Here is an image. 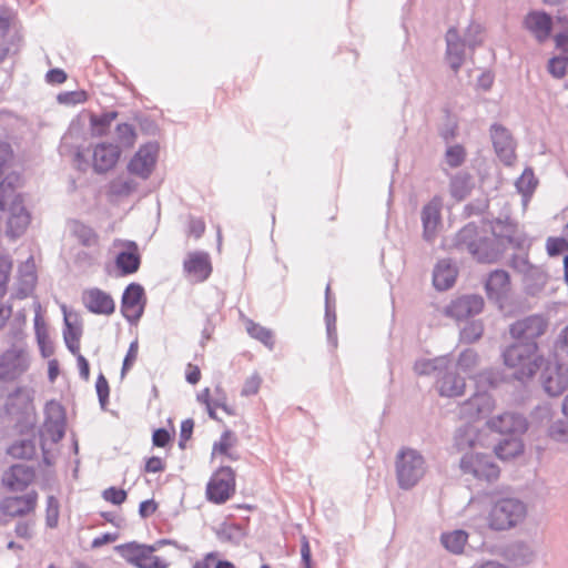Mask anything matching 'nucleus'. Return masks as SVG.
Wrapping results in <instances>:
<instances>
[{
	"instance_id": "nucleus-6",
	"label": "nucleus",
	"mask_w": 568,
	"mask_h": 568,
	"mask_svg": "<svg viewBox=\"0 0 568 568\" xmlns=\"http://www.w3.org/2000/svg\"><path fill=\"white\" fill-rule=\"evenodd\" d=\"M155 549V546L136 541L121 544L115 547L118 554L136 568H168L169 564L164 559L152 555Z\"/></svg>"
},
{
	"instance_id": "nucleus-10",
	"label": "nucleus",
	"mask_w": 568,
	"mask_h": 568,
	"mask_svg": "<svg viewBox=\"0 0 568 568\" xmlns=\"http://www.w3.org/2000/svg\"><path fill=\"white\" fill-rule=\"evenodd\" d=\"M211 256L205 251H192L183 260L184 275L194 283L205 282L212 274Z\"/></svg>"
},
{
	"instance_id": "nucleus-59",
	"label": "nucleus",
	"mask_w": 568,
	"mask_h": 568,
	"mask_svg": "<svg viewBox=\"0 0 568 568\" xmlns=\"http://www.w3.org/2000/svg\"><path fill=\"white\" fill-rule=\"evenodd\" d=\"M567 68H568V58L554 57L548 62L549 73L557 79H560L566 74Z\"/></svg>"
},
{
	"instance_id": "nucleus-26",
	"label": "nucleus",
	"mask_w": 568,
	"mask_h": 568,
	"mask_svg": "<svg viewBox=\"0 0 568 568\" xmlns=\"http://www.w3.org/2000/svg\"><path fill=\"white\" fill-rule=\"evenodd\" d=\"M510 286L509 274L504 270H495L489 273L485 290L488 300L500 303L507 295Z\"/></svg>"
},
{
	"instance_id": "nucleus-49",
	"label": "nucleus",
	"mask_w": 568,
	"mask_h": 568,
	"mask_svg": "<svg viewBox=\"0 0 568 568\" xmlns=\"http://www.w3.org/2000/svg\"><path fill=\"white\" fill-rule=\"evenodd\" d=\"M60 504L55 496L50 495L45 501V526L48 528H55L59 523Z\"/></svg>"
},
{
	"instance_id": "nucleus-1",
	"label": "nucleus",
	"mask_w": 568,
	"mask_h": 568,
	"mask_svg": "<svg viewBox=\"0 0 568 568\" xmlns=\"http://www.w3.org/2000/svg\"><path fill=\"white\" fill-rule=\"evenodd\" d=\"M548 328V320L544 314H531L516 320L509 325L513 343L501 352L506 367L513 369L514 379L526 383L545 364V357L539 353L538 338Z\"/></svg>"
},
{
	"instance_id": "nucleus-44",
	"label": "nucleus",
	"mask_w": 568,
	"mask_h": 568,
	"mask_svg": "<svg viewBox=\"0 0 568 568\" xmlns=\"http://www.w3.org/2000/svg\"><path fill=\"white\" fill-rule=\"evenodd\" d=\"M537 183L538 181L530 168L525 169L523 174L517 179L516 189L523 195L524 204H526L532 195Z\"/></svg>"
},
{
	"instance_id": "nucleus-47",
	"label": "nucleus",
	"mask_w": 568,
	"mask_h": 568,
	"mask_svg": "<svg viewBox=\"0 0 568 568\" xmlns=\"http://www.w3.org/2000/svg\"><path fill=\"white\" fill-rule=\"evenodd\" d=\"M138 189V183L132 178L119 176L110 184V192L116 196H128Z\"/></svg>"
},
{
	"instance_id": "nucleus-53",
	"label": "nucleus",
	"mask_w": 568,
	"mask_h": 568,
	"mask_svg": "<svg viewBox=\"0 0 568 568\" xmlns=\"http://www.w3.org/2000/svg\"><path fill=\"white\" fill-rule=\"evenodd\" d=\"M325 326L336 325V301L331 293V284L328 283L325 288Z\"/></svg>"
},
{
	"instance_id": "nucleus-24",
	"label": "nucleus",
	"mask_w": 568,
	"mask_h": 568,
	"mask_svg": "<svg viewBox=\"0 0 568 568\" xmlns=\"http://www.w3.org/2000/svg\"><path fill=\"white\" fill-rule=\"evenodd\" d=\"M446 60L452 70L457 73L465 60L466 41L463 40L458 30L454 27L449 28L446 33Z\"/></svg>"
},
{
	"instance_id": "nucleus-35",
	"label": "nucleus",
	"mask_w": 568,
	"mask_h": 568,
	"mask_svg": "<svg viewBox=\"0 0 568 568\" xmlns=\"http://www.w3.org/2000/svg\"><path fill=\"white\" fill-rule=\"evenodd\" d=\"M468 540V534L464 529H456L449 532H442L440 542L444 548L454 555L463 554Z\"/></svg>"
},
{
	"instance_id": "nucleus-22",
	"label": "nucleus",
	"mask_w": 568,
	"mask_h": 568,
	"mask_svg": "<svg viewBox=\"0 0 568 568\" xmlns=\"http://www.w3.org/2000/svg\"><path fill=\"white\" fill-rule=\"evenodd\" d=\"M34 477L33 467L16 464L4 471L2 481L10 490L22 491L33 481Z\"/></svg>"
},
{
	"instance_id": "nucleus-64",
	"label": "nucleus",
	"mask_w": 568,
	"mask_h": 568,
	"mask_svg": "<svg viewBox=\"0 0 568 568\" xmlns=\"http://www.w3.org/2000/svg\"><path fill=\"white\" fill-rule=\"evenodd\" d=\"M102 497L113 505H121L126 500L128 494L122 488L111 486L103 490Z\"/></svg>"
},
{
	"instance_id": "nucleus-48",
	"label": "nucleus",
	"mask_w": 568,
	"mask_h": 568,
	"mask_svg": "<svg viewBox=\"0 0 568 568\" xmlns=\"http://www.w3.org/2000/svg\"><path fill=\"white\" fill-rule=\"evenodd\" d=\"M118 116V112L110 111L102 113L101 115H92L90 118V123L93 130V134L103 135L106 129L110 126L112 121H114Z\"/></svg>"
},
{
	"instance_id": "nucleus-25",
	"label": "nucleus",
	"mask_w": 568,
	"mask_h": 568,
	"mask_svg": "<svg viewBox=\"0 0 568 568\" xmlns=\"http://www.w3.org/2000/svg\"><path fill=\"white\" fill-rule=\"evenodd\" d=\"M544 390L552 397L561 395L568 387V377L560 372L559 366L551 367L547 363L540 375Z\"/></svg>"
},
{
	"instance_id": "nucleus-28",
	"label": "nucleus",
	"mask_w": 568,
	"mask_h": 568,
	"mask_svg": "<svg viewBox=\"0 0 568 568\" xmlns=\"http://www.w3.org/2000/svg\"><path fill=\"white\" fill-rule=\"evenodd\" d=\"M65 233L82 246L91 247L99 245V236L95 231L79 220L68 221Z\"/></svg>"
},
{
	"instance_id": "nucleus-41",
	"label": "nucleus",
	"mask_w": 568,
	"mask_h": 568,
	"mask_svg": "<svg viewBox=\"0 0 568 568\" xmlns=\"http://www.w3.org/2000/svg\"><path fill=\"white\" fill-rule=\"evenodd\" d=\"M471 189V176L468 173L460 172L450 179V194L457 201L464 200L470 193Z\"/></svg>"
},
{
	"instance_id": "nucleus-60",
	"label": "nucleus",
	"mask_w": 568,
	"mask_h": 568,
	"mask_svg": "<svg viewBox=\"0 0 568 568\" xmlns=\"http://www.w3.org/2000/svg\"><path fill=\"white\" fill-rule=\"evenodd\" d=\"M58 101L65 105H77L87 101V93L84 91H67L58 95Z\"/></svg>"
},
{
	"instance_id": "nucleus-31",
	"label": "nucleus",
	"mask_w": 568,
	"mask_h": 568,
	"mask_svg": "<svg viewBox=\"0 0 568 568\" xmlns=\"http://www.w3.org/2000/svg\"><path fill=\"white\" fill-rule=\"evenodd\" d=\"M510 266L524 275H528L530 273L537 274L538 284H546L547 276L545 272L529 262L528 251H515L510 257Z\"/></svg>"
},
{
	"instance_id": "nucleus-63",
	"label": "nucleus",
	"mask_w": 568,
	"mask_h": 568,
	"mask_svg": "<svg viewBox=\"0 0 568 568\" xmlns=\"http://www.w3.org/2000/svg\"><path fill=\"white\" fill-rule=\"evenodd\" d=\"M458 133V123L455 119L447 116L446 122L439 129V135L445 143H450L456 139Z\"/></svg>"
},
{
	"instance_id": "nucleus-40",
	"label": "nucleus",
	"mask_w": 568,
	"mask_h": 568,
	"mask_svg": "<svg viewBox=\"0 0 568 568\" xmlns=\"http://www.w3.org/2000/svg\"><path fill=\"white\" fill-rule=\"evenodd\" d=\"M34 332L41 355L45 358L52 356L54 346L49 338L45 324L39 313H37L34 317Z\"/></svg>"
},
{
	"instance_id": "nucleus-36",
	"label": "nucleus",
	"mask_w": 568,
	"mask_h": 568,
	"mask_svg": "<svg viewBox=\"0 0 568 568\" xmlns=\"http://www.w3.org/2000/svg\"><path fill=\"white\" fill-rule=\"evenodd\" d=\"M215 536L223 544L239 545L245 534L240 524L223 521L215 529Z\"/></svg>"
},
{
	"instance_id": "nucleus-51",
	"label": "nucleus",
	"mask_w": 568,
	"mask_h": 568,
	"mask_svg": "<svg viewBox=\"0 0 568 568\" xmlns=\"http://www.w3.org/2000/svg\"><path fill=\"white\" fill-rule=\"evenodd\" d=\"M479 356L474 348L464 349L457 359V366L465 373H470L476 367Z\"/></svg>"
},
{
	"instance_id": "nucleus-58",
	"label": "nucleus",
	"mask_w": 568,
	"mask_h": 568,
	"mask_svg": "<svg viewBox=\"0 0 568 568\" xmlns=\"http://www.w3.org/2000/svg\"><path fill=\"white\" fill-rule=\"evenodd\" d=\"M43 427L53 443H58L64 437L65 422H44Z\"/></svg>"
},
{
	"instance_id": "nucleus-56",
	"label": "nucleus",
	"mask_w": 568,
	"mask_h": 568,
	"mask_svg": "<svg viewBox=\"0 0 568 568\" xmlns=\"http://www.w3.org/2000/svg\"><path fill=\"white\" fill-rule=\"evenodd\" d=\"M548 435L556 442L568 443V420L558 419L551 423Z\"/></svg>"
},
{
	"instance_id": "nucleus-19",
	"label": "nucleus",
	"mask_w": 568,
	"mask_h": 568,
	"mask_svg": "<svg viewBox=\"0 0 568 568\" xmlns=\"http://www.w3.org/2000/svg\"><path fill=\"white\" fill-rule=\"evenodd\" d=\"M37 499L38 494L34 490L23 496L4 497L0 503V510L4 516L21 517L34 510Z\"/></svg>"
},
{
	"instance_id": "nucleus-2",
	"label": "nucleus",
	"mask_w": 568,
	"mask_h": 568,
	"mask_svg": "<svg viewBox=\"0 0 568 568\" xmlns=\"http://www.w3.org/2000/svg\"><path fill=\"white\" fill-rule=\"evenodd\" d=\"M527 516L526 504L516 497H496L486 516L487 527L493 531L515 528Z\"/></svg>"
},
{
	"instance_id": "nucleus-13",
	"label": "nucleus",
	"mask_w": 568,
	"mask_h": 568,
	"mask_svg": "<svg viewBox=\"0 0 568 568\" xmlns=\"http://www.w3.org/2000/svg\"><path fill=\"white\" fill-rule=\"evenodd\" d=\"M490 138L498 159L506 165H511L516 160V143L508 129L494 123L490 126Z\"/></svg>"
},
{
	"instance_id": "nucleus-7",
	"label": "nucleus",
	"mask_w": 568,
	"mask_h": 568,
	"mask_svg": "<svg viewBox=\"0 0 568 568\" xmlns=\"http://www.w3.org/2000/svg\"><path fill=\"white\" fill-rule=\"evenodd\" d=\"M235 473L230 466H220L206 485V498L216 505L226 503L235 493Z\"/></svg>"
},
{
	"instance_id": "nucleus-14",
	"label": "nucleus",
	"mask_w": 568,
	"mask_h": 568,
	"mask_svg": "<svg viewBox=\"0 0 568 568\" xmlns=\"http://www.w3.org/2000/svg\"><path fill=\"white\" fill-rule=\"evenodd\" d=\"M158 151L159 148L155 143H146L140 146L128 164L129 172L146 180L155 166Z\"/></svg>"
},
{
	"instance_id": "nucleus-16",
	"label": "nucleus",
	"mask_w": 568,
	"mask_h": 568,
	"mask_svg": "<svg viewBox=\"0 0 568 568\" xmlns=\"http://www.w3.org/2000/svg\"><path fill=\"white\" fill-rule=\"evenodd\" d=\"M442 199L434 196L422 209L423 237L427 242H432L437 236L438 229L442 225Z\"/></svg>"
},
{
	"instance_id": "nucleus-12",
	"label": "nucleus",
	"mask_w": 568,
	"mask_h": 568,
	"mask_svg": "<svg viewBox=\"0 0 568 568\" xmlns=\"http://www.w3.org/2000/svg\"><path fill=\"white\" fill-rule=\"evenodd\" d=\"M493 233L499 240V243L508 244L513 248L530 247L531 243L523 230L510 219L496 220L493 224Z\"/></svg>"
},
{
	"instance_id": "nucleus-11",
	"label": "nucleus",
	"mask_w": 568,
	"mask_h": 568,
	"mask_svg": "<svg viewBox=\"0 0 568 568\" xmlns=\"http://www.w3.org/2000/svg\"><path fill=\"white\" fill-rule=\"evenodd\" d=\"M487 426L500 437L523 436L527 428L526 417L518 413L506 412L487 422Z\"/></svg>"
},
{
	"instance_id": "nucleus-5",
	"label": "nucleus",
	"mask_w": 568,
	"mask_h": 568,
	"mask_svg": "<svg viewBox=\"0 0 568 568\" xmlns=\"http://www.w3.org/2000/svg\"><path fill=\"white\" fill-rule=\"evenodd\" d=\"M460 473L478 484L490 485L498 480L500 468L491 454L466 452L459 459Z\"/></svg>"
},
{
	"instance_id": "nucleus-62",
	"label": "nucleus",
	"mask_w": 568,
	"mask_h": 568,
	"mask_svg": "<svg viewBox=\"0 0 568 568\" xmlns=\"http://www.w3.org/2000/svg\"><path fill=\"white\" fill-rule=\"evenodd\" d=\"M483 32V28L479 23L471 22L466 31L465 41L467 42V45L470 49H475L477 45H479L483 42V39L480 37Z\"/></svg>"
},
{
	"instance_id": "nucleus-42",
	"label": "nucleus",
	"mask_w": 568,
	"mask_h": 568,
	"mask_svg": "<svg viewBox=\"0 0 568 568\" xmlns=\"http://www.w3.org/2000/svg\"><path fill=\"white\" fill-rule=\"evenodd\" d=\"M246 331L252 338L261 342L270 351L274 349V335L270 328L262 326L261 324L255 323L252 320H248L246 323Z\"/></svg>"
},
{
	"instance_id": "nucleus-55",
	"label": "nucleus",
	"mask_w": 568,
	"mask_h": 568,
	"mask_svg": "<svg viewBox=\"0 0 568 568\" xmlns=\"http://www.w3.org/2000/svg\"><path fill=\"white\" fill-rule=\"evenodd\" d=\"M95 390H97L100 407H101V409L104 410L109 404L110 387H109L108 379L105 378V376L102 373H100L97 377Z\"/></svg>"
},
{
	"instance_id": "nucleus-57",
	"label": "nucleus",
	"mask_w": 568,
	"mask_h": 568,
	"mask_svg": "<svg viewBox=\"0 0 568 568\" xmlns=\"http://www.w3.org/2000/svg\"><path fill=\"white\" fill-rule=\"evenodd\" d=\"M116 138L124 146H132L135 141L134 128L129 123H120L116 125Z\"/></svg>"
},
{
	"instance_id": "nucleus-50",
	"label": "nucleus",
	"mask_w": 568,
	"mask_h": 568,
	"mask_svg": "<svg viewBox=\"0 0 568 568\" xmlns=\"http://www.w3.org/2000/svg\"><path fill=\"white\" fill-rule=\"evenodd\" d=\"M466 160V150L462 144L449 145L445 151V161L450 169L460 166Z\"/></svg>"
},
{
	"instance_id": "nucleus-30",
	"label": "nucleus",
	"mask_w": 568,
	"mask_h": 568,
	"mask_svg": "<svg viewBox=\"0 0 568 568\" xmlns=\"http://www.w3.org/2000/svg\"><path fill=\"white\" fill-rule=\"evenodd\" d=\"M523 436H504L495 445V454L503 460L515 458L524 453Z\"/></svg>"
},
{
	"instance_id": "nucleus-46",
	"label": "nucleus",
	"mask_w": 568,
	"mask_h": 568,
	"mask_svg": "<svg viewBox=\"0 0 568 568\" xmlns=\"http://www.w3.org/2000/svg\"><path fill=\"white\" fill-rule=\"evenodd\" d=\"M484 334V323L480 320L467 321L459 332V339L463 343L471 344L478 341Z\"/></svg>"
},
{
	"instance_id": "nucleus-33",
	"label": "nucleus",
	"mask_w": 568,
	"mask_h": 568,
	"mask_svg": "<svg viewBox=\"0 0 568 568\" xmlns=\"http://www.w3.org/2000/svg\"><path fill=\"white\" fill-rule=\"evenodd\" d=\"M452 363L449 355L437 356L434 358H420L414 363V371L419 376H428L435 374L436 376L446 366Z\"/></svg>"
},
{
	"instance_id": "nucleus-3",
	"label": "nucleus",
	"mask_w": 568,
	"mask_h": 568,
	"mask_svg": "<svg viewBox=\"0 0 568 568\" xmlns=\"http://www.w3.org/2000/svg\"><path fill=\"white\" fill-rule=\"evenodd\" d=\"M478 390L465 400L460 406L462 415L473 422L486 418L494 409L495 400L486 390L479 388L488 386L495 388L498 384V374L491 369H486L475 376Z\"/></svg>"
},
{
	"instance_id": "nucleus-18",
	"label": "nucleus",
	"mask_w": 568,
	"mask_h": 568,
	"mask_svg": "<svg viewBox=\"0 0 568 568\" xmlns=\"http://www.w3.org/2000/svg\"><path fill=\"white\" fill-rule=\"evenodd\" d=\"M6 234L10 239H18L27 231L31 215L23 205V201H13L9 207Z\"/></svg>"
},
{
	"instance_id": "nucleus-17",
	"label": "nucleus",
	"mask_w": 568,
	"mask_h": 568,
	"mask_svg": "<svg viewBox=\"0 0 568 568\" xmlns=\"http://www.w3.org/2000/svg\"><path fill=\"white\" fill-rule=\"evenodd\" d=\"M121 155V150L116 144L102 142L98 143L91 153L92 168L97 173H105L112 170Z\"/></svg>"
},
{
	"instance_id": "nucleus-54",
	"label": "nucleus",
	"mask_w": 568,
	"mask_h": 568,
	"mask_svg": "<svg viewBox=\"0 0 568 568\" xmlns=\"http://www.w3.org/2000/svg\"><path fill=\"white\" fill-rule=\"evenodd\" d=\"M11 268V258L8 255H0V297L7 293Z\"/></svg>"
},
{
	"instance_id": "nucleus-20",
	"label": "nucleus",
	"mask_w": 568,
	"mask_h": 568,
	"mask_svg": "<svg viewBox=\"0 0 568 568\" xmlns=\"http://www.w3.org/2000/svg\"><path fill=\"white\" fill-rule=\"evenodd\" d=\"M26 369L27 364L22 357V351L9 348L0 355V381H14Z\"/></svg>"
},
{
	"instance_id": "nucleus-8",
	"label": "nucleus",
	"mask_w": 568,
	"mask_h": 568,
	"mask_svg": "<svg viewBox=\"0 0 568 568\" xmlns=\"http://www.w3.org/2000/svg\"><path fill=\"white\" fill-rule=\"evenodd\" d=\"M146 305L144 287L136 282L125 286L121 296L120 311L130 323L135 324L143 315Z\"/></svg>"
},
{
	"instance_id": "nucleus-61",
	"label": "nucleus",
	"mask_w": 568,
	"mask_h": 568,
	"mask_svg": "<svg viewBox=\"0 0 568 568\" xmlns=\"http://www.w3.org/2000/svg\"><path fill=\"white\" fill-rule=\"evenodd\" d=\"M138 349H139V342L135 338L132 341L129 345V348L126 351V354L123 358L122 367H121V377H124L125 374L131 369L133 366L136 356H138Z\"/></svg>"
},
{
	"instance_id": "nucleus-52",
	"label": "nucleus",
	"mask_w": 568,
	"mask_h": 568,
	"mask_svg": "<svg viewBox=\"0 0 568 568\" xmlns=\"http://www.w3.org/2000/svg\"><path fill=\"white\" fill-rule=\"evenodd\" d=\"M65 422L64 407L57 400L52 399L44 406V422Z\"/></svg>"
},
{
	"instance_id": "nucleus-37",
	"label": "nucleus",
	"mask_w": 568,
	"mask_h": 568,
	"mask_svg": "<svg viewBox=\"0 0 568 568\" xmlns=\"http://www.w3.org/2000/svg\"><path fill=\"white\" fill-rule=\"evenodd\" d=\"M237 438L236 435L231 429H225L220 439L214 442L212 447V455L221 454L229 458L230 460L236 462L240 459V454L235 452H231V448L236 444Z\"/></svg>"
},
{
	"instance_id": "nucleus-27",
	"label": "nucleus",
	"mask_w": 568,
	"mask_h": 568,
	"mask_svg": "<svg viewBox=\"0 0 568 568\" xmlns=\"http://www.w3.org/2000/svg\"><path fill=\"white\" fill-rule=\"evenodd\" d=\"M457 267L449 258L439 260L433 271V285L437 291L450 288L457 277Z\"/></svg>"
},
{
	"instance_id": "nucleus-43",
	"label": "nucleus",
	"mask_w": 568,
	"mask_h": 568,
	"mask_svg": "<svg viewBox=\"0 0 568 568\" xmlns=\"http://www.w3.org/2000/svg\"><path fill=\"white\" fill-rule=\"evenodd\" d=\"M456 248H480L478 244V226L466 224L456 235Z\"/></svg>"
},
{
	"instance_id": "nucleus-39",
	"label": "nucleus",
	"mask_w": 568,
	"mask_h": 568,
	"mask_svg": "<svg viewBox=\"0 0 568 568\" xmlns=\"http://www.w3.org/2000/svg\"><path fill=\"white\" fill-rule=\"evenodd\" d=\"M16 175H7L0 183V210L6 211L14 201H23L22 196L16 192Z\"/></svg>"
},
{
	"instance_id": "nucleus-38",
	"label": "nucleus",
	"mask_w": 568,
	"mask_h": 568,
	"mask_svg": "<svg viewBox=\"0 0 568 568\" xmlns=\"http://www.w3.org/2000/svg\"><path fill=\"white\" fill-rule=\"evenodd\" d=\"M477 439L476 432L470 425L460 426L455 435H454V448L458 453L465 454L466 452H474L473 448L475 446Z\"/></svg>"
},
{
	"instance_id": "nucleus-23",
	"label": "nucleus",
	"mask_w": 568,
	"mask_h": 568,
	"mask_svg": "<svg viewBox=\"0 0 568 568\" xmlns=\"http://www.w3.org/2000/svg\"><path fill=\"white\" fill-rule=\"evenodd\" d=\"M87 310L97 315H111L115 311V303L112 296L101 288L93 287L83 296Z\"/></svg>"
},
{
	"instance_id": "nucleus-29",
	"label": "nucleus",
	"mask_w": 568,
	"mask_h": 568,
	"mask_svg": "<svg viewBox=\"0 0 568 568\" xmlns=\"http://www.w3.org/2000/svg\"><path fill=\"white\" fill-rule=\"evenodd\" d=\"M504 557L515 566L528 565L532 561L535 552L525 541H514L504 548Z\"/></svg>"
},
{
	"instance_id": "nucleus-9",
	"label": "nucleus",
	"mask_w": 568,
	"mask_h": 568,
	"mask_svg": "<svg viewBox=\"0 0 568 568\" xmlns=\"http://www.w3.org/2000/svg\"><path fill=\"white\" fill-rule=\"evenodd\" d=\"M484 298L479 294H466L452 300L446 306L444 314L457 322L466 321L483 312Z\"/></svg>"
},
{
	"instance_id": "nucleus-34",
	"label": "nucleus",
	"mask_w": 568,
	"mask_h": 568,
	"mask_svg": "<svg viewBox=\"0 0 568 568\" xmlns=\"http://www.w3.org/2000/svg\"><path fill=\"white\" fill-rule=\"evenodd\" d=\"M63 318V339L65 347L71 354H78L80 351V338L82 336V326L69 321L65 305L62 306Z\"/></svg>"
},
{
	"instance_id": "nucleus-45",
	"label": "nucleus",
	"mask_w": 568,
	"mask_h": 568,
	"mask_svg": "<svg viewBox=\"0 0 568 568\" xmlns=\"http://www.w3.org/2000/svg\"><path fill=\"white\" fill-rule=\"evenodd\" d=\"M7 453L17 459H32L37 453L36 444L32 439H21L11 444Z\"/></svg>"
},
{
	"instance_id": "nucleus-21",
	"label": "nucleus",
	"mask_w": 568,
	"mask_h": 568,
	"mask_svg": "<svg viewBox=\"0 0 568 568\" xmlns=\"http://www.w3.org/2000/svg\"><path fill=\"white\" fill-rule=\"evenodd\" d=\"M465 379L446 366L436 377V388L443 397H458L464 394Z\"/></svg>"
},
{
	"instance_id": "nucleus-15",
	"label": "nucleus",
	"mask_w": 568,
	"mask_h": 568,
	"mask_svg": "<svg viewBox=\"0 0 568 568\" xmlns=\"http://www.w3.org/2000/svg\"><path fill=\"white\" fill-rule=\"evenodd\" d=\"M523 27L538 43H544L551 36L552 17L545 11L531 10L524 17Z\"/></svg>"
},
{
	"instance_id": "nucleus-32",
	"label": "nucleus",
	"mask_w": 568,
	"mask_h": 568,
	"mask_svg": "<svg viewBox=\"0 0 568 568\" xmlns=\"http://www.w3.org/2000/svg\"><path fill=\"white\" fill-rule=\"evenodd\" d=\"M114 264L118 276H128L139 271L141 266V255L139 251H119Z\"/></svg>"
},
{
	"instance_id": "nucleus-4",
	"label": "nucleus",
	"mask_w": 568,
	"mask_h": 568,
	"mask_svg": "<svg viewBox=\"0 0 568 568\" xmlns=\"http://www.w3.org/2000/svg\"><path fill=\"white\" fill-rule=\"evenodd\" d=\"M426 470V459L417 449L410 447L399 449L395 459V473L400 489L414 488L423 479Z\"/></svg>"
}]
</instances>
